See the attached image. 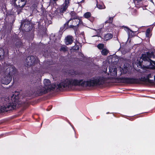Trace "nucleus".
I'll return each mask as SVG.
<instances>
[{"instance_id": "6e6552de", "label": "nucleus", "mask_w": 155, "mask_h": 155, "mask_svg": "<svg viewBox=\"0 0 155 155\" xmlns=\"http://www.w3.org/2000/svg\"><path fill=\"white\" fill-rule=\"evenodd\" d=\"M35 61V59L33 56L28 57L26 60L25 66L26 67H29L32 65Z\"/></svg>"}, {"instance_id": "f03ea898", "label": "nucleus", "mask_w": 155, "mask_h": 155, "mask_svg": "<svg viewBox=\"0 0 155 155\" xmlns=\"http://www.w3.org/2000/svg\"><path fill=\"white\" fill-rule=\"evenodd\" d=\"M1 102L3 105H0V113L4 111L12 110L20 104L18 95L12 94L8 96H6L1 98Z\"/></svg>"}, {"instance_id": "b1692460", "label": "nucleus", "mask_w": 155, "mask_h": 155, "mask_svg": "<svg viewBox=\"0 0 155 155\" xmlns=\"http://www.w3.org/2000/svg\"><path fill=\"white\" fill-rule=\"evenodd\" d=\"M104 46V45L103 44H99L97 45L98 48L99 49H102L103 48Z\"/></svg>"}, {"instance_id": "393cba45", "label": "nucleus", "mask_w": 155, "mask_h": 155, "mask_svg": "<svg viewBox=\"0 0 155 155\" xmlns=\"http://www.w3.org/2000/svg\"><path fill=\"white\" fill-rule=\"evenodd\" d=\"M124 27V29L125 31H127L128 32H129V31H132L131 30H130L127 27Z\"/></svg>"}, {"instance_id": "1a4fd4ad", "label": "nucleus", "mask_w": 155, "mask_h": 155, "mask_svg": "<svg viewBox=\"0 0 155 155\" xmlns=\"http://www.w3.org/2000/svg\"><path fill=\"white\" fill-rule=\"evenodd\" d=\"M109 69V73L108 74H110L111 76L110 78H113L116 77L117 75V68L114 67L113 68L110 66Z\"/></svg>"}, {"instance_id": "a211bd4d", "label": "nucleus", "mask_w": 155, "mask_h": 155, "mask_svg": "<svg viewBox=\"0 0 155 155\" xmlns=\"http://www.w3.org/2000/svg\"><path fill=\"white\" fill-rule=\"evenodd\" d=\"M101 53L102 55H107L108 53V51L107 49L104 48L102 49Z\"/></svg>"}, {"instance_id": "2eb2a0df", "label": "nucleus", "mask_w": 155, "mask_h": 155, "mask_svg": "<svg viewBox=\"0 0 155 155\" xmlns=\"http://www.w3.org/2000/svg\"><path fill=\"white\" fill-rule=\"evenodd\" d=\"M73 41V37L71 36H68L65 38V43L67 45L71 44Z\"/></svg>"}, {"instance_id": "39448f33", "label": "nucleus", "mask_w": 155, "mask_h": 155, "mask_svg": "<svg viewBox=\"0 0 155 155\" xmlns=\"http://www.w3.org/2000/svg\"><path fill=\"white\" fill-rule=\"evenodd\" d=\"M153 55L152 53H150L149 52L142 54L141 58L140 59V60L139 61V63L141 64L143 62L142 60L147 61L148 63V64L150 65L152 64V61L150 58H152Z\"/></svg>"}, {"instance_id": "f8f14e48", "label": "nucleus", "mask_w": 155, "mask_h": 155, "mask_svg": "<svg viewBox=\"0 0 155 155\" xmlns=\"http://www.w3.org/2000/svg\"><path fill=\"white\" fill-rule=\"evenodd\" d=\"M26 0H15V3L17 7H22L26 4Z\"/></svg>"}, {"instance_id": "cd10ccee", "label": "nucleus", "mask_w": 155, "mask_h": 155, "mask_svg": "<svg viewBox=\"0 0 155 155\" xmlns=\"http://www.w3.org/2000/svg\"><path fill=\"white\" fill-rule=\"evenodd\" d=\"M108 113H108V112H107V114H108Z\"/></svg>"}, {"instance_id": "6ab92c4d", "label": "nucleus", "mask_w": 155, "mask_h": 155, "mask_svg": "<svg viewBox=\"0 0 155 155\" xmlns=\"http://www.w3.org/2000/svg\"><path fill=\"white\" fill-rule=\"evenodd\" d=\"M113 17H110L108 20L106 21L105 23H112L113 21Z\"/></svg>"}, {"instance_id": "dca6fc26", "label": "nucleus", "mask_w": 155, "mask_h": 155, "mask_svg": "<svg viewBox=\"0 0 155 155\" xmlns=\"http://www.w3.org/2000/svg\"><path fill=\"white\" fill-rule=\"evenodd\" d=\"M113 37V35L110 33H108L104 36V39L105 41H107L111 39Z\"/></svg>"}, {"instance_id": "c85d7f7f", "label": "nucleus", "mask_w": 155, "mask_h": 155, "mask_svg": "<svg viewBox=\"0 0 155 155\" xmlns=\"http://www.w3.org/2000/svg\"><path fill=\"white\" fill-rule=\"evenodd\" d=\"M97 36V35H95V36Z\"/></svg>"}, {"instance_id": "a878e982", "label": "nucleus", "mask_w": 155, "mask_h": 155, "mask_svg": "<svg viewBox=\"0 0 155 155\" xmlns=\"http://www.w3.org/2000/svg\"><path fill=\"white\" fill-rule=\"evenodd\" d=\"M75 14V13L74 12H71V16H72V18H73L74 19H77V17H74L73 18L72 16L73 15H74V14Z\"/></svg>"}, {"instance_id": "9d476101", "label": "nucleus", "mask_w": 155, "mask_h": 155, "mask_svg": "<svg viewBox=\"0 0 155 155\" xmlns=\"http://www.w3.org/2000/svg\"><path fill=\"white\" fill-rule=\"evenodd\" d=\"M16 71V69L12 65H10L7 68L5 71L6 74L11 75L15 73Z\"/></svg>"}, {"instance_id": "f3484780", "label": "nucleus", "mask_w": 155, "mask_h": 155, "mask_svg": "<svg viewBox=\"0 0 155 155\" xmlns=\"http://www.w3.org/2000/svg\"><path fill=\"white\" fill-rule=\"evenodd\" d=\"M96 5L97 7L99 9H103L105 8V5L102 3L98 4L97 2Z\"/></svg>"}, {"instance_id": "4468645a", "label": "nucleus", "mask_w": 155, "mask_h": 155, "mask_svg": "<svg viewBox=\"0 0 155 155\" xmlns=\"http://www.w3.org/2000/svg\"><path fill=\"white\" fill-rule=\"evenodd\" d=\"M84 16L85 18L88 19L91 22H92L94 20V18L91 17V14L90 12H87L85 13Z\"/></svg>"}, {"instance_id": "423d86ee", "label": "nucleus", "mask_w": 155, "mask_h": 155, "mask_svg": "<svg viewBox=\"0 0 155 155\" xmlns=\"http://www.w3.org/2000/svg\"><path fill=\"white\" fill-rule=\"evenodd\" d=\"M64 1L63 4L61 6L60 8V12L63 13L65 12L68 7L70 5L71 0H63Z\"/></svg>"}, {"instance_id": "f257e3e1", "label": "nucleus", "mask_w": 155, "mask_h": 155, "mask_svg": "<svg viewBox=\"0 0 155 155\" xmlns=\"http://www.w3.org/2000/svg\"><path fill=\"white\" fill-rule=\"evenodd\" d=\"M107 78L102 77H95L86 81L74 78H67L58 84V88L71 87L72 86L83 87L94 86L103 84L105 82Z\"/></svg>"}, {"instance_id": "5701e85b", "label": "nucleus", "mask_w": 155, "mask_h": 155, "mask_svg": "<svg viewBox=\"0 0 155 155\" xmlns=\"http://www.w3.org/2000/svg\"><path fill=\"white\" fill-rule=\"evenodd\" d=\"M4 56V51L3 49L0 48V57H2Z\"/></svg>"}, {"instance_id": "20e7f679", "label": "nucleus", "mask_w": 155, "mask_h": 155, "mask_svg": "<svg viewBox=\"0 0 155 155\" xmlns=\"http://www.w3.org/2000/svg\"><path fill=\"white\" fill-rule=\"evenodd\" d=\"M43 84L44 86L39 90L40 93L41 94H45L47 93L48 91H49L54 89L55 87V86L54 85H52L51 84L50 81L48 79H45L43 81Z\"/></svg>"}, {"instance_id": "412c9836", "label": "nucleus", "mask_w": 155, "mask_h": 155, "mask_svg": "<svg viewBox=\"0 0 155 155\" xmlns=\"http://www.w3.org/2000/svg\"><path fill=\"white\" fill-rule=\"evenodd\" d=\"M151 29L150 28H148L146 31V35L147 37H150V31Z\"/></svg>"}, {"instance_id": "7ed1b4c3", "label": "nucleus", "mask_w": 155, "mask_h": 155, "mask_svg": "<svg viewBox=\"0 0 155 155\" xmlns=\"http://www.w3.org/2000/svg\"><path fill=\"white\" fill-rule=\"evenodd\" d=\"M143 73H144L146 78H142L141 80L146 82H148L150 83H154V81L153 80L150 79V78H152L154 75L155 73V70H152L149 68L147 67H146L143 69Z\"/></svg>"}, {"instance_id": "9b49d317", "label": "nucleus", "mask_w": 155, "mask_h": 155, "mask_svg": "<svg viewBox=\"0 0 155 155\" xmlns=\"http://www.w3.org/2000/svg\"><path fill=\"white\" fill-rule=\"evenodd\" d=\"M124 82L128 84H137L139 82V81L134 78H125L124 79Z\"/></svg>"}, {"instance_id": "ddd939ff", "label": "nucleus", "mask_w": 155, "mask_h": 155, "mask_svg": "<svg viewBox=\"0 0 155 155\" xmlns=\"http://www.w3.org/2000/svg\"><path fill=\"white\" fill-rule=\"evenodd\" d=\"M118 61V59H116V58L113 57L112 58L109 57L107 59V61L109 64H115Z\"/></svg>"}, {"instance_id": "bb28decb", "label": "nucleus", "mask_w": 155, "mask_h": 155, "mask_svg": "<svg viewBox=\"0 0 155 155\" xmlns=\"http://www.w3.org/2000/svg\"><path fill=\"white\" fill-rule=\"evenodd\" d=\"M154 81H155V73L154 74Z\"/></svg>"}, {"instance_id": "aec40b11", "label": "nucleus", "mask_w": 155, "mask_h": 155, "mask_svg": "<svg viewBox=\"0 0 155 155\" xmlns=\"http://www.w3.org/2000/svg\"><path fill=\"white\" fill-rule=\"evenodd\" d=\"M77 21V22H78V25H77L76 26H74V25H71V26L72 28H74V27H76V26H78L79 25H81V24L82 23V21L80 19H77V21Z\"/></svg>"}, {"instance_id": "0eeeda50", "label": "nucleus", "mask_w": 155, "mask_h": 155, "mask_svg": "<svg viewBox=\"0 0 155 155\" xmlns=\"http://www.w3.org/2000/svg\"><path fill=\"white\" fill-rule=\"evenodd\" d=\"M11 80L12 77L11 75L5 73V74L1 78V82L3 84H8Z\"/></svg>"}, {"instance_id": "4be33fe9", "label": "nucleus", "mask_w": 155, "mask_h": 155, "mask_svg": "<svg viewBox=\"0 0 155 155\" xmlns=\"http://www.w3.org/2000/svg\"><path fill=\"white\" fill-rule=\"evenodd\" d=\"M67 50V48L65 46H62L60 48V51H65Z\"/></svg>"}]
</instances>
